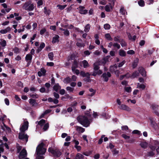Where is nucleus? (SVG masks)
I'll list each match as a JSON object with an SVG mask.
<instances>
[{
  "mask_svg": "<svg viewBox=\"0 0 159 159\" xmlns=\"http://www.w3.org/2000/svg\"><path fill=\"white\" fill-rule=\"evenodd\" d=\"M91 115L89 114L85 116H80L76 118L78 121L85 127L89 126L91 122Z\"/></svg>",
  "mask_w": 159,
  "mask_h": 159,
  "instance_id": "f257e3e1",
  "label": "nucleus"
},
{
  "mask_svg": "<svg viewBox=\"0 0 159 159\" xmlns=\"http://www.w3.org/2000/svg\"><path fill=\"white\" fill-rule=\"evenodd\" d=\"M34 6L31 0H29L25 2L22 6L23 9L25 10L31 11H33L34 8Z\"/></svg>",
  "mask_w": 159,
  "mask_h": 159,
  "instance_id": "f03ea898",
  "label": "nucleus"
},
{
  "mask_svg": "<svg viewBox=\"0 0 159 159\" xmlns=\"http://www.w3.org/2000/svg\"><path fill=\"white\" fill-rule=\"evenodd\" d=\"M45 146V145L43 143H41L38 146L36 150L37 155H43L45 154L46 151Z\"/></svg>",
  "mask_w": 159,
  "mask_h": 159,
  "instance_id": "7ed1b4c3",
  "label": "nucleus"
},
{
  "mask_svg": "<svg viewBox=\"0 0 159 159\" xmlns=\"http://www.w3.org/2000/svg\"><path fill=\"white\" fill-rule=\"evenodd\" d=\"M48 151L51 153L54 156L57 157H59L61 154V153L59 150L57 149L55 150L52 149V148H49L48 150Z\"/></svg>",
  "mask_w": 159,
  "mask_h": 159,
  "instance_id": "20e7f679",
  "label": "nucleus"
},
{
  "mask_svg": "<svg viewBox=\"0 0 159 159\" xmlns=\"http://www.w3.org/2000/svg\"><path fill=\"white\" fill-rule=\"evenodd\" d=\"M29 123L27 121H24V123L20 128V132H24L27 129L28 127Z\"/></svg>",
  "mask_w": 159,
  "mask_h": 159,
  "instance_id": "39448f33",
  "label": "nucleus"
},
{
  "mask_svg": "<svg viewBox=\"0 0 159 159\" xmlns=\"http://www.w3.org/2000/svg\"><path fill=\"white\" fill-rule=\"evenodd\" d=\"M26 151L25 149H23L20 152L18 156L19 159H22L26 157L27 156Z\"/></svg>",
  "mask_w": 159,
  "mask_h": 159,
  "instance_id": "423d86ee",
  "label": "nucleus"
},
{
  "mask_svg": "<svg viewBox=\"0 0 159 159\" xmlns=\"http://www.w3.org/2000/svg\"><path fill=\"white\" fill-rule=\"evenodd\" d=\"M19 138L20 139L25 140L26 142L28 140V136L27 134H25L23 132H20L19 133Z\"/></svg>",
  "mask_w": 159,
  "mask_h": 159,
  "instance_id": "0eeeda50",
  "label": "nucleus"
},
{
  "mask_svg": "<svg viewBox=\"0 0 159 159\" xmlns=\"http://www.w3.org/2000/svg\"><path fill=\"white\" fill-rule=\"evenodd\" d=\"M114 6L113 2H112V3H109L108 5H107L105 6V11L107 12L110 11L111 10H112Z\"/></svg>",
  "mask_w": 159,
  "mask_h": 159,
  "instance_id": "6e6552de",
  "label": "nucleus"
},
{
  "mask_svg": "<svg viewBox=\"0 0 159 159\" xmlns=\"http://www.w3.org/2000/svg\"><path fill=\"white\" fill-rule=\"evenodd\" d=\"M102 76L104 78V81L107 82L108 80V77L111 76V74L109 72L104 73Z\"/></svg>",
  "mask_w": 159,
  "mask_h": 159,
  "instance_id": "1a4fd4ad",
  "label": "nucleus"
},
{
  "mask_svg": "<svg viewBox=\"0 0 159 159\" xmlns=\"http://www.w3.org/2000/svg\"><path fill=\"white\" fill-rule=\"evenodd\" d=\"M120 108L121 109L125 110L127 111H131V109L128 106L125 104H121L120 107Z\"/></svg>",
  "mask_w": 159,
  "mask_h": 159,
  "instance_id": "9d476101",
  "label": "nucleus"
},
{
  "mask_svg": "<svg viewBox=\"0 0 159 159\" xmlns=\"http://www.w3.org/2000/svg\"><path fill=\"white\" fill-rule=\"evenodd\" d=\"M11 28L8 27L5 29H2L0 30V33L2 34H5L7 32H9L11 30Z\"/></svg>",
  "mask_w": 159,
  "mask_h": 159,
  "instance_id": "9b49d317",
  "label": "nucleus"
},
{
  "mask_svg": "<svg viewBox=\"0 0 159 159\" xmlns=\"http://www.w3.org/2000/svg\"><path fill=\"white\" fill-rule=\"evenodd\" d=\"M46 72V70L44 68H42L40 69V70L38 72V75L39 77H41L42 76H44L45 75Z\"/></svg>",
  "mask_w": 159,
  "mask_h": 159,
  "instance_id": "f8f14e48",
  "label": "nucleus"
},
{
  "mask_svg": "<svg viewBox=\"0 0 159 159\" xmlns=\"http://www.w3.org/2000/svg\"><path fill=\"white\" fill-rule=\"evenodd\" d=\"M76 130L79 133H83L85 131V129L83 128L78 126H74Z\"/></svg>",
  "mask_w": 159,
  "mask_h": 159,
  "instance_id": "ddd939ff",
  "label": "nucleus"
},
{
  "mask_svg": "<svg viewBox=\"0 0 159 159\" xmlns=\"http://www.w3.org/2000/svg\"><path fill=\"white\" fill-rule=\"evenodd\" d=\"M139 71L143 76L145 77L146 76V72L143 68L142 67H139Z\"/></svg>",
  "mask_w": 159,
  "mask_h": 159,
  "instance_id": "4468645a",
  "label": "nucleus"
},
{
  "mask_svg": "<svg viewBox=\"0 0 159 159\" xmlns=\"http://www.w3.org/2000/svg\"><path fill=\"white\" fill-rule=\"evenodd\" d=\"M80 75L83 77H88V80L89 81L90 80L89 76L90 74L88 72L85 73L84 71H81L80 72Z\"/></svg>",
  "mask_w": 159,
  "mask_h": 159,
  "instance_id": "2eb2a0df",
  "label": "nucleus"
},
{
  "mask_svg": "<svg viewBox=\"0 0 159 159\" xmlns=\"http://www.w3.org/2000/svg\"><path fill=\"white\" fill-rule=\"evenodd\" d=\"M29 101L30 103L33 107H36L38 105L37 103L36 102L35 100L34 99H29Z\"/></svg>",
  "mask_w": 159,
  "mask_h": 159,
  "instance_id": "dca6fc26",
  "label": "nucleus"
},
{
  "mask_svg": "<svg viewBox=\"0 0 159 159\" xmlns=\"http://www.w3.org/2000/svg\"><path fill=\"white\" fill-rule=\"evenodd\" d=\"M76 44L77 46L80 47H84V44L83 43L82 40L80 39H78Z\"/></svg>",
  "mask_w": 159,
  "mask_h": 159,
  "instance_id": "f3484780",
  "label": "nucleus"
},
{
  "mask_svg": "<svg viewBox=\"0 0 159 159\" xmlns=\"http://www.w3.org/2000/svg\"><path fill=\"white\" fill-rule=\"evenodd\" d=\"M102 73V71L101 70H98L97 71H94L92 75L95 76L97 75H99Z\"/></svg>",
  "mask_w": 159,
  "mask_h": 159,
  "instance_id": "a211bd4d",
  "label": "nucleus"
},
{
  "mask_svg": "<svg viewBox=\"0 0 159 159\" xmlns=\"http://www.w3.org/2000/svg\"><path fill=\"white\" fill-rule=\"evenodd\" d=\"M59 37L58 35H56L53 38L52 43H53L58 42L59 41Z\"/></svg>",
  "mask_w": 159,
  "mask_h": 159,
  "instance_id": "6ab92c4d",
  "label": "nucleus"
},
{
  "mask_svg": "<svg viewBox=\"0 0 159 159\" xmlns=\"http://www.w3.org/2000/svg\"><path fill=\"white\" fill-rule=\"evenodd\" d=\"M32 58V55L30 54H27L25 57V59L27 61H31Z\"/></svg>",
  "mask_w": 159,
  "mask_h": 159,
  "instance_id": "aec40b11",
  "label": "nucleus"
},
{
  "mask_svg": "<svg viewBox=\"0 0 159 159\" xmlns=\"http://www.w3.org/2000/svg\"><path fill=\"white\" fill-rule=\"evenodd\" d=\"M76 67L72 66V70L74 73H75L76 75H78L80 73V71L79 70L76 69Z\"/></svg>",
  "mask_w": 159,
  "mask_h": 159,
  "instance_id": "412c9836",
  "label": "nucleus"
},
{
  "mask_svg": "<svg viewBox=\"0 0 159 159\" xmlns=\"http://www.w3.org/2000/svg\"><path fill=\"white\" fill-rule=\"evenodd\" d=\"M53 88L55 91L57 92L59 90L61 89V87L58 84H56L54 86Z\"/></svg>",
  "mask_w": 159,
  "mask_h": 159,
  "instance_id": "4be33fe9",
  "label": "nucleus"
},
{
  "mask_svg": "<svg viewBox=\"0 0 159 159\" xmlns=\"http://www.w3.org/2000/svg\"><path fill=\"white\" fill-rule=\"evenodd\" d=\"M117 68V66L114 65L113 66H110V70L111 72H114L116 70V69Z\"/></svg>",
  "mask_w": 159,
  "mask_h": 159,
  "instance_id": "5701e85b",
  "label": "nucleus"
},
{
  "mask_svg": "<svg viewBox=\"0 0 159 159\" xmlns=\"http://www.w3.org/2000/svg\"><path fill=\"white\" fill-rule=\"evenodd\" d=\"M139 62V59L136 58L133 63L132 66L134 68H135L138 65Z\"/></svg>",
  "mask_w": 159,
  "mask_h": 159,
  "instance_id": "b1692460",
  "label": "nucleus"
},
{
  "mask_svg": "<svg viewBox=\"0 0 159 159\" xmlns=\"http://www.w3.org/2000/svg\"><path fill=\"white\" fill-rule=\"evenodd\" d=\"M84 9V7H82L79 11L80 13L82 14H86L87 13V11L86 10Z\"/></svg>",
  "mask_w": 159,
  "mask_h": 159,
  "instance_id": "393cba45",
  "label": "nucleus"
},
{
  "mask_svg": "<svg viewBox=\"0 0 159 159\" xmlns=\"http://www.w3.org/2000/svg\"><path fill=\"white\" fill-rule=\"evenodd\" d=\"M119 55L121 57H124L126 56V52L125 51L122 50H120L119 51Z\"/></svg>",
  "mask_w": 159,
  "mask_h": 159,
  "instance_id": "a878e982",
  "label": "nucleus"
},
{
  "mask_svg": "<svg viewBox=\"0 0 159 159\" xmlns=\"http://www.w3.org/2000/svg\"><path fill=\"white\" fill-rule=\"evenodd\" d=\"M82 62L84 68H86L89 66V65L88 62L86 60H84L83 61H82Z\"/></svg>",
  "mask_w": 159,
  "mask_h": 159,
  "instance_id": "bb28decb",
  "label": "nucleus"
},
{
  "mask_svg": "<svg viewBox=\"0 0 159 159\" xmlns=\"http://www.w3.org/2000/svg\"><path fill=\"white\" fill-rule=\"evenodd\" d=\"M139 73L138 71H136L133 73L131 77L132 78H134L139 76Z\"/></svg>",
  "mask_w": 159,
  "mask_h": 159,
  "instance_id": "cd10ccee",
  "label": "nucleus"
},
{
  "mask_svg": "<svg viewBox=\"0 0 159 159\" xmlns=\"http://www.w3.org/2000/svg\"><path fill=\"white\" fill-rule=\"evenodd\" d=\"M63 81L65 83L68 84L71 82V79L69 77H67L64 79Z\"/></svg>",
  "mask_w": 159,
  "mask_h": 159,
  "instance_id": "c85d7f7f",
  "label": "nucleus"
},
{
  "mask_svg": "<svg viewBox=\"0 0 159 159\" xmlns=\"http://www.w3.org/2000/svg\"><path fill=\"white\" fill-rule=\"evenodd\" d=\"M99 67L98 66V64L96 62L93 64V70L94 71H97L99 69Z\"/></svg>",
  "mask_w": 159,
  "mask_h": 159,
  "instance_id": "c756f323",
  "label": "nucleus"
},
{
  "mask_svg": "<svg viewBox=\"0 0 159 159\" xmlns=\"http://www.w3.org/2000/svg\"><path fill=\"white\" fill-rule=\"evenodd\" d=\"M90 28V26L89 24H87L85 27L84 31L86 32H88L89 31Z\"/></svg>",
  "mask_w": 159,
  "mask_h": 159,
  "instance_id": "7c9ffc66",
  "label": "nucleus"
},
{
  "mask_svg": "<svg viewBox=\"0 0 159 159\" xmlns=\"http://www.w3.org/2000/svg\"><path fill=\"white\" fill-rule=\"evenodd\" d=\"M105 37L106 39L109 41H111L112 40V38L109 34H105Z\"/></svg>",
  "mask_w": 159,
  "mask_h": 159,
  "instance_id": "2f4dec72",
  "label": "nucleus"
},
{
  "mask_svg": "<svg viewBox=\"0 0 159 159\" xmlns=\"http://www.w3.org/2000/svg\"><path fill=\"white\" fill-rule=\"evenodd\" d=\"M137 88L141 89H144L145 88V85L144 84H140L138 83L137 85Z\"/></svg>",
  "mask_w": 159,
  "mask_h": 159,
  "instance_id": "473e14b6",
  "label": "nucleus"
},
{
  "mask_svg": "<svg viewBox=\"0 0 159 159\" xmlns=\"http://www.w3.org/2000/svg\"><path fill=\"white\" fill-rule=\"evenodd\" d=\"M45 123V121L43 119H42L39 121L38 122V125L41 126H42L44 125Z\"/></svg>",
  "mask_w": 159,
  "mask_h": 159,
  "instance_id": "72a5a7b5",
  "label": "nucleus"
},
{
  "mask_svg": "<svg viewBox=\"0 0 159 159\" xmlns=\"http://www.w3.org/2000/svg\"><path fill=\"white\" fill-rule=\"evenodd\" d=\"M45 46V44L44 43H42L40 46L38 50V52L41 51L42 49H43Z\"/></svg>",
  "mask_w": 159,
  "mask_h": 159,
  "instance_id": "f704fd0d",
  "label": "nucleus"
},
{
  "mask_svg": "<svg viewBox=\"0 0 159 159\" xmlns=\"http://www.w3.org/2000/svg\"><path fill=\"white\" fill-rule=\"evenodd\" d=\"M45 86L46 87V92L48 93L49 91V88L50 87V84L49 83H46L45 84Z\"/></svg>",
  "mask_w": 159,
  "mask_h": 159,
  "instance_id": "c9c22d12",
  "label": "nucleus"
},
{
  "mask_svg": "<svg viewBox=\"0 0 159 159\" xmlns=\"http://www.w3.org/2000/svg\"><path fill=\"white\" fill-rule=\"evenodd\" d=\"M140 145L142 148H146L148 146V144L146 142H142Z\"/></svg>",
  "mask_w": 159,
  "mask_h": 159,
  "instance_id": "e433bc0d",
  "label": "nucleus"
},
{
  "mask_svg": "<svg viewBox=\"0 0 159 159\" xmlns=\"http://www.w3.org/2000/svg\"><path fill=\"white\" fill-rule=\"evenodd\" d=\"M48 56L49 59L51 61L53 59V54L52 52H51L48 53Z\"/></svg>",
  "mask_w": 159,
  "mask_h": 159,
  "instance_id": "4c0bfd02",
  "label": "nucleus"
},
{
  "mask_svg": "<svg viewBox=\"0 0 159 159\" xmlns=\"http://www.w3.org/2000/svg\"><path fill=\"white\" fill-rule=\"evenodd\" d=\"M76 157L78 159H83L84 158V156L81 154L78 153L76 155Z\"/></svg>",
  "mask_w": 159,
  "mask_h": 159,
  "instance_id": "58836bf2",
  "label": "nucleus"
},
{
  "mask_svg": "<svg viewBox=\"0 0 159 159\" xmlns=\"http://www.w3.org/2000/svg\"><path fill=\"white\" fill-rule=\"evenodd\" d=\"M66 7V5H58L57 7L60 10H62L65 8Z\"/></svg>",
  "mask_w": 159,
  "mask_h": 159,
  "instance_id": "ea45409f",
  "label": "nucleus"
},
{
  "mask_svg": "<svg viewBox=\"0 0 159 159\" xmlns=\"http://www.w3.org/2000/svg\"><path fill=\"white\" fill-rule=\"evenodd\" d=\"M0 44L2 46L4 47L6 45V42L4 40H2L0 42Z\"/></svg>",
  "mask_w": 159,
  "mask_h": 159,
  "instance_id": "a19ab883",
  "label": "nucleus"
},
{
  "mask_svg": "<svg viewBox=\"0 0 159 159\" xmlns=\"http://www.w3.org/2000/svg\"><path fill=\"white\" fill-rule=\"evenodd\" d=\"M138 3L139 5L141 7H143L144 5V2L143 0H140Z\"/></svg>",
  "mask_w": 159,
  "mask_h": 159,
  "instance_id": "79ce46f5",
  "label": "nucleus"
},
{
  "mask_svg": "<svg viewBox=\"0 0 159 159\" xmlns=\"http://www.w3.org/2000/svg\"><path fill=\"white\" fill-rule=\"evenodd\" d=\"M130 77V75L129 74H127L125 75H122L120 76V80H122L124 77H126V78H128L129 77Z\"/></svg>",
  "mask_w": 159,
  "mask_h": 159,
  "instance_id": "37998d69",
  "label": "nucleus"
},
{
  "mask_svg": "<svg viewBox=\"0 0 159 159\" xmlns=\"http://www.w3.org/2000/svg\"><path fill=\"white\" fill-rule=\"evenodd\" d=\"M44 13L45 14L49 15L51 12V11L49 10H47L46 7H44Z\"/></svg>",
  "mask_w": 159,
  "mask_h": 159,
  "instance_id": "c03bdc74",
  "label": "nucleus"
},
{
  "mask_svg": "<svg viewBox=\"0 0 159 159\" xmlns=\"http://www.w3.org/2000/svg\"><path fill=\"white\" fill-rule=\"evenodd\" d=\"M47 30L45 28H43L40 31V34L41 35H43L46 32Z\"/></svg>",
  "mask_w": 159,
  "mask_h": 159,
  "instance_id": "a18cd8bd",
  "label": "nucleus"
},
{
  "mask_svg": "<svg viewBox=\"0 0 159 159\" xmlns=\"http://www.w3.org/2000/svg\"><path fill=\"white\" fill-rule=\"evenodd\" d=\"M48 127L49 124L48 123H46L44 124L43 129L44 131H45L47 129Z\"/></svg>",
  "mask_w": 159,
  "mask_h": 159,
  "instance_id": "49530a36",
  "label": "nucleus"
},
{
  "mask_svg": "<svg viewBox=\"0 0 159 159\" xmlns=\"http://www.w3.org/2000/svg\"><path fill=\"white\" fill-rule=\"evenodd\" d=\"M64 34L66 36L69 35L70 33L69 31L66 29H65L63 31Z\"/></svg>",
  "mask_w": 159,
  "mask_h": 159,
  "instance_id": "de8ad7c7",
  "label": "nucleus"
},
{
  "mask_svg": "<svg viewBox=\"0 0 159 159\" xmlns=\"http://www.w3.org/2000/svg\"><path fill=\"white\" fill-rule=\"evenodd\" d=\"M110 27V25L108 24H105L104 25V28L105 30H109Z\"/></svg>",
  "mask_w": 159,
  "mask_h": 159,
  "instance_id": "09e8293b",
  "label": "nucleus"
},
{
  "mask_svg": "<svg viewBox=\"0 0 159 159\" xmlns=\"http://www.w3.org/2000/svg\"><path fill=\"white\" fill-rule=\"evenodd\" d=\"M66 89L67 90L69 91L70 92H72L74 90V88L70 87L68 86L66 87Z\"/></svg>",
  "mask_w": 159,
  "mask_h": 159,
  "instance_id": "8fccbe9b",
  "label": "nucleus"
},
{
  "mask_svg": "<svg viewBox=\"0 0 159 159\" xmlns=\"http://www.w3.org/2000/svg\"><path fill=\"white\" fill-rule=\"evenodd\" d=\"M125 89L126 91L128 93L130 92L131 91V88L130 87H125Z\"/></svg>",
  "mask_w": 159,
  "mask_h": 159,
  "instance_id": "3c124183",
  "label": "nucleus"
},
{
  "mask_svg": "<svg viewBox=\"0 0 159 159\" xmlns=\"http://www.w3.org/2000/svg\"><path fill=\"white\" fill-rule=\"evenodd\" d=\"M122 137L126 140L128 139H129L130 137L125 134H123L121 135Z\"/></svg>",
  "mask_w": 159,
  "mask_h": 159,
  "instance_id": "603ef678",
  "label": "nucleus"
},
{
  "mask_svg": "<svg viewBox=\"0 0 159 159\" xmlns=\"http://www.w3.org/2000/svg\"><path fill=\"white\" fill-rule=\"evenodd\" d=\"M113 46L114 48H116L118 49H119L120 48V44L117 43H114L113 44Z\"/></svg>",
  "mask_w": 159,
  "mask_h": 159,
  "instance_id": "864d4df0",
  "label": "nucleus"
},
{
  "mask_svg": "<svg viewBox=\"0 0 159 159\" xmlns=\"http://www.w3.org/2000/svg\"><path fill=\"white\" fill-rule=\"evenodd\" d=\"M158 105L155 104H153L151 105V107L152 109L153 110H155L158 107Z\"/></svg>",
  "mask_w": 159,
  "mask_h": 159,
  "instance_id": "5fc2aeb1",
  "label": "nucleus"
},
{
  "mask_svg": "<svg viewBox=\"0 0 159 159\" xmlns=\"http://www.w3.org/2000/svg\"><path fill=\"white\" fill-rule=\"evenodd\" d=\"M120 43L122 47H124L127 45L126 43L123 40H122L121 41Z\"/></svg>",
  "mask_w": 159,
  "mask_h": 159,
  "instance_id": "6e6d98bb",
  "label": "nucleus"
},
{
  "mask_svg": "<svg viewBox=\"0 0 159 159\" xmlns=\"http://www.w3.org/2000/svg\"><path fill=\"white\" fill-rule=\"evenodd\" d=\"M135 52L133 50H129L127 51V53L129 54L133 55L134 54Z\"/></svg>",
  "mask_w": 159,
  "mask_h": 159,
  "instance_id": "4d7b16f0",
  "label": "nucleus"
},
{
  "mask_svg": "<svg viewBox=\"0 0 159 159\" xmlns=\"http://www.w3.org/2000/svg\"><path fill=\"white\" fill-rule=\"evenodd\" d=\"M104 136H105V135H102L101 138L99 140V141H98V143L99 144H100L102 143V141H103V138H104Z\"/></svg>",
  "mask_w": 159,
  "mask_h": 159,
  "instance_id": "13d9d810",
  "label": "nucleus"
},
{
  "mask_svg": "<svg viewBox=\"0 0 159 159\" xmlns=\"http://www.w3.org/2000/svg\"><path fill=\"white\" fill-rule=\"evenodd\" d=\"M30 95L31 97H32L33 98H37L39 97L38 95L36 94H30Z\"/></svg>",
  "mask_w": 159,
  "mask_h": 159,
  "instance_id": "bf43d9fd",
  "label": "nucleus"
},
{
  "mask_svg": "<svg viewBox=\"0 0 159 159\" xmlns=\"http://www.w3.org/2000/svg\"><path fill=\"white\" fill-rule=\"evenodd\" d=\"M132 133L134 134H137L139 135L140 134V132L137 130H135L133 131Z\"/></svg>",
  "mask_w": 159,
  "mask_h": 159,
  "instance_id": "052dcab7",
  "label": "nucleus"
},
{
  "mask_svg": "<svg viewBox=\"0 0 159 159\" xmlns=\"http://www.w3.org/2000/svg\"><path fill=\"white\" fill-rule=\"evenodd\" d=\"M77 78V77L76 76L74 75H73L71 77V82L72 81H75L76 80Z\"/></svg>",
  "mask_w": 159,
  "mask_h": 159,
  "instance_id": "680f3d73",
  "label": "nucleus"
},
{
  "mask_svg": "<svg viewBox=\"0 0 159 159\" xmlns=\"http://www.w3.org/2000/svg\"><path fill=\"white\" fill-rule=\"evenodd\" d=\"M38 7L40 6L43 5V0H39L37 2Z\"/></svg>",
  "mask_w": 159,
  "mask_h": 159,
  "instance_id": "e2e57ef3",
  "label": "nucleus"
},
{
  "mask_svg": "<svg viewBox=\"0 0 159 159\" xmlns=\"http://www.w3.org/2000/svg\"><path fill=\"white\" fill-rule=\"evenodd\" d=\"M91 52H90L89 51L87 50L84 51V53L85 56H89V55Z\"/></svg>",
  "mask_w": 159,
  "mask_h": 159,
  "instance_id": "0e129e2a",
  "label": "nucleus"
},
{
  "mask_svg": "<svg viewBox=\"0 0 159 159\" xmlns=\"http://www.w3.org/2000/svg\"><path fill=\"white\" fill-rule=\"evenodd\" d=\"M99 4H100L104 5L107 3V2L105 0H102L99 2Z\"/></svg>",
  "mask_w": 159,
  "mask_h": 159,
  "instance_id": "69168bd1",
  "label": "nucleus"
},
{
  "mask_svg": "<svg viewBox=\"0 0 159 159\" xmlns=\"http://www.w3.org/2000/svg\"><path fill=\"white\" fill-rule=\"evenodd\" d=\"M125 60L123 61L122 62L120 63L118 65V67H120L122 66L125 63Z\"/></svg>",
  "mask_w": 159,
  "mask_h": 159,
  "instance_id": "338daca9",
  "label": "nucleus"
},
{
  "mask_svg": "<svg viewBox=\"0 0 159 159\" xmlns=\"http://www.w3.org/2000/svg\"><path fill=\"white\" fill-rule=\"evenodd\" d=\"M38 156L36 157V159H44V157L40 155H37Z\"/></svg>",
  "mask_w": 159,
  "mask_h": 159,
  "instance_id": "774afa93",
  "label": "nucleus"
}]
</instances>
